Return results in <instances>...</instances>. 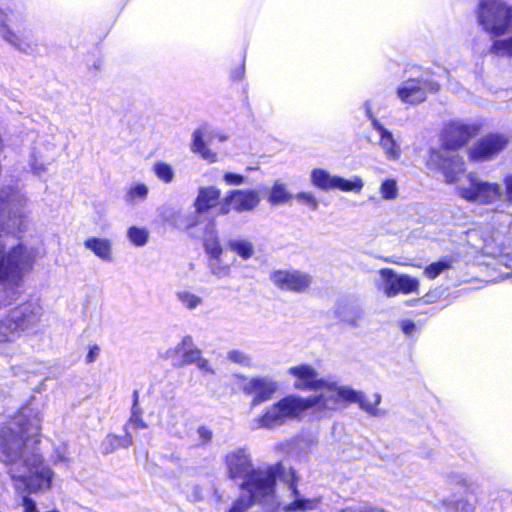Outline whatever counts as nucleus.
I'll use <instances>...</instances> for the list:
<instances>
[{
	"mask_svg": "<svg viewBox=\"0 0 512 512\" xmlns=\"http://www.w3.org/2000/svg\"><path fill=\"white\" fill-rule=\"evenodd\" d=\"M287 373L295 379L294 388L299 391L320 392L312 396H320L321 401L316 405L319 413L336 412L345 409L352 403L359 404L360 408L372 413L380 402L376 396L374 403L367 402L363 394L348 387L339 386L336 382L327 381L319 377L318 371L309 364H298L290 367Z\"/></svg>",
	"mask_w": 512,
	"mask_h": 512,
	"instance_id": "nucleus-1",
	"label": "nucleus"
},
{
	"mask_svg": "<svg viewBox=\"0 0 512 512\" xmlns=\"http://www.w3.org/2000/svg\"><path fill=\"white\" fill-rule=\"evenodd\" d=\"M227 477L239 481V488L248 493L247 497L273 498L276 492L277 478L285 472L281 462L266 468L254 467L252 458L244 448H237L224 456Z\"/></svg>",
	"mask_w": 512,
	"mask_h": 512,
	"instance_id": "nucleus-2",
	"label": "nucleus"
},
{
	"mask_svg": "<svg viewBox=\"0 0 512 512\" xmlns=\"http://www.w3.org/2000/svg\"><path fill=\"white\" fill-rule=\"evenodd\" d=\"M41 426L25 415L14 418L8 425L0 428V460L13 464L22 455L29 443L40 442Z\"/></svg>",
	"mask_w": 512,
	"mask_h": 512,
	"instance_id": "nucleus-3",
	"label": "nucleus"
},
{
	"mask_svg": "<svg viewBox=\"0 0 512 512\" xmlns=\"http://www.w3.org/2000/svg\"><path fill=\"white\" fill-rule=\"evenodd\" d=\"M321 401L320 396L301 397L287 395L267 407L257 418L258 426L272 429L285 424L289 420H301L304 413Z\"/></svg>",
	"mask_w": 512,
	"mask_h": 512,
	"instance_id": "nucleus-4",
	"label": "nucleus"
},
{
	"mask_svg": "<svg viewBox=\"0 0 512 512\" xmlns=\"http://www.w3.org/2000/svg\"><path fill=\"white\" fill-rule=\"evenodd\" d=\"M34 264L35 255L32 250L23 243L7 249L0 234V284L7 283L11 287H18Z\"/></svg>",
	"mask_w": 512,
	"mask_h": 512,
	"instance_id": "nucleus-5",
	"label": "nucleus"
},
{
	"mask_svg": "<svg viewBox=\"0 0 512 512\" xmlns=\"http://www.w3.org/2000/svg\"><path fill=\"white\" fill-rule=\"evenodd\" d=\"M41 315V307L31 301L22 302L10 309L0 320V344L13 341L37 325Z\"/></svg>",
	"mask_w": 512,
	"mask_h": 512,
	"instance_id": "nucleus-6",
	"label": "nucleus"
},
{
	"mask_svg": "<svg viewBox=\"0 0 512 512\" xmlns=\"http://www.w3.org/2000/svg\"><path fill=\"white\" fill-rule=\"evenodd\" d=\"M478 20L492 37L505 34L512 25V7L499 0H486L479 4Z\"/></svg>",
	"mask_w": 512,
	"mask_h": 512,
	"instance_id": "nucleus-7",
	"label": "nucleus"
},
{
	"mask_svg": "<svg viewBox=\"0 0 512 512\" xmlns=\"http://www.w3.org/2000/svg\"><path fill=\"white\" fill-rule=\"evenodd\" d=\"M463 177L468 185L456 187L458 196L468 202H474L481 205H488L497 201L501 195V186L498 183L480 181L475 173H465Z\"/></svg>",
	"mask_w": 512,
	"mask_h": 512,
	"instance_id": "nucleus-8",
	"label": "nucleus"
},
{
	"mask_svg": "<svg viewBox=\"0 0 512 512\" xmlns=\"http://www.w3.org/2000/svg\"><path fill=\"white\" fill-rule=\"evenodd\" d=\"M24 465L33 475H20L13 477V479L23 483L25 486L24 490L28 494L51 488L53 471L49 466L44 465V458L40 453H31V455L24 460Z\"/></svg>",
	"mask_w": 512,
	"mask_h": 512,
	"instance_id": "nucleus-9",
	"label": "nucleus"
},
{
	"mask_svg": "<svg viewBox=\"0 0 512 512\" xmlns=\"http://www.w3.org/2000/svg\"><path fill=\"white\" fill-rule=\"evenodd\" d=\"M509 137L500 132H489L478 138L467 150L468 160L483 163L496 159L509 145Z\"/></svg>",
	"mask_w": 512,
	"mask_h": 512,
	"instance_id": "nucleus-10",
	"label": "nucleus"
},
{
	"mask_svg": "<svg viewBox=\"0 0 512 512\" xmlns=\"http://www.w3.org/2000/svg\"><path fill=\"white\" fill-rule=\"evenodd\" d=\"M310 179L312 185L322 191L339 190L359 193L364 186L363 180L358 176L349 180L341 176L331 175L323 168H314L311 171Z\"/></svg>",
	"mask_w": 512,
	"mask_h": 512,
	"instance_id": "nucleus-11",
	"label": "nucleus"
},
{
	"mask_svg": "<svg viewBox=\"0 0 512 512\" xmlns=\"http://www.w3.org/2000/svg\"><path fill=\"white\" fill-rule=\"evenodd\" d=\"M379 275L383 282V293L387 297L412 294L419 291V280L408 274H397L392 268H382Z\"/></svg>",
	"mask_w": 512,
	"mask_h": 512,
	"instance_id": "nucleus-12",
	"label": "nucleus"
},
{
	"mask_svg": "<svg viewBox=\"0 0 512 512\" xmlns=\"http://www.w3.org/2000/svg\"><path fill=\"white\" fill-rule=\"evenodd\" d=\"M260 201V193L255 189H233L223 198L220 214L228 215L232 210L238 213L250 212L259 205Z\"/></svg>",
	"mask_w": 512,
	"mask_h": 512,
	"instance_id": "nucleus-13",
	"label": "nucleus"
},
{
	"mask_svg": "<svg viewBox=\"0 0 512 512\" xmlns=\"http://www.w3.org/2000/svg\"><path fill=\"white\" fill-rule=\"evenodd\" d=\"M270 280L281 291L304 293L312 284V277L295 269H278L270 273Z\"/></svg>",
	"mask_w": 512,
	"mask_h": 512,
	"instance_id": "nucleus-14",
	"label": "nucleus"
},
{
	"mask_svg": "<svg viewBox=\"0 0 512 512\" xmlns=\"http://www.w3.org/2000/svg\"><path fill=\"white\" fill-rule=\"evenodd\" d=\"M426 167L432 172H440L448 178V131L443 129L431 140L426 159Z\"/></svg>",
	"mask_w": 512,
	"mask_h": 512,
	"instance_id": "nucleus-15",
	"label": "nucleus"
},
{
	"mask_svg": "<svg viewBox=\"0 0 512 512\" xmlns=\"http://www.w3.org/2000/svg\"><path fill=\"white\" fill-rule=\"evenodd\" d=\"M277 383L264 377H253L243 387L246 395H252L251 406L255 407L272 399L277 391Z\"/></svg>",
	"mask_w": 512,
	"mask_h": 512,
	"instance_id": "nucleus-16",
	"label": "nucleus"
},
{
	"mask_svg": "<svg viewBox=\"0 0 512 512\" xmlns=\"http://www.w3.org/2000/svg\"><path fill=\"white\" fill-rule=\"evenodd\" d=\"M221 196V190L215 186L200 187L193 204L196 213L205 214L215 209L216 215L222 216L220 214V209L223 204Z\"/></svg>",
	"mask_w": 512,
	"mask_h": 512,
	"instance_id": "nucleus-17",
	"label": "nucleus"
},
{
	"mask_svg": "<svg viewBox=\"0 0 512 512\" xmlns=\"http://www.w3.org/2000/svg\"><path fill=\"white\" fill-rule=\"evenodd\" d=\"M479 123H465L462 121H450V150L465 147L472 138L481 131Z\"/></svg>",
	"mask_w": 512,
	"mask_h": 512,
	"instance_id": "nucleus-18",
	"label": "nucleus"
},
{
	"mask_svg": "<svg viewBox=\"0 0 512 512\" xmlns=\"http://www.w3.org/2000/svg\"><path fill=\"white\" fill-rule=\"evenodd\" d=\"M201 354V350L194 346L191 336L183 337L180 343L168 351V355L174 360L175 367L193 364L200 359Z\"/></svg>",
	"mask_w": 512,
	"mask_h": 512,
	"instance_id": "nucleus-19",
	"label": "nucleus"
},
{
	"mask_svg": "<svg viewBox=\"0 0 512 512\" xmlns=\"http://www.w3.org/2000/svg\"><path fill=\"white\" fill-rule=\"evenodd\" d=\"M397 95L405 104H419L426 100V83L422 79H408L397 88Z\"/></svg>",
	"mask_w": 512,
	"mask_h": 512,
	"instance_id": "nucleus-20",
	"label": "nucleus"
},
{
	"mask_svg": "<svg viewBox=\"0 0 512 512\" xmlns=\"http://www.w3.org/2000/svg\"><path fill=\"white\" fill-rule=\"evenodd\" d=\"M125 434L122 436L109 433L106 435L101 443L102 451L104 454H111L118 449L128 448L133 444V436L128 431L127 426H124Z\"/></svg>",
	"mask_w": 512,
	"mask_h": 512,
	"instance_id": "nucleus-21",
	"label": "nucleus"
},
{
	"mask_svg": "<svg viewBox=\"0 0 512 512\" xmlns=\"http://www.w3.org/2000/svg\"><path fill=\"white\" fill-rule=\"evenodd\" d=\"M84 246L85 248L92 251L100 259L104 261H111L112 245L110 240L90 237L84 241Z\"/></svg>",
	"mask_w": 512,
	"mask_h": 512,
	"instance_id": "nucleus-22",
	"label": "nucleus"
},
{
	"mask_svg": "<svg viewBox=\"0 0 512 512\" xmlns=\"http://www.w3.org/2000/svg\"><path fill=\"white\" fill-rule=\"evenodd\" d=\"M191 150L193 153L199 154L202 159L209 163L217 161V154L207 147L200 130L194 131L192 135Z\"/></svg>",
	"mask_w": 512,
	"mask_h": 512,
	"instance_id": "nucleus-23",
	"label": "nucleus"
},
{
	"mask_svg": "<svg viewBox=\"0 0 512 512\" xmlns=\"http://www.w3.org/2000/svg\"><path fill=\"white\" fill-rule=\"evenodd\" d=\"M0 35L5 41L12 44L20 51L26 52L27 50H29L31 48V45L28 41H25L23 38L18 36L4 22H2L0 24Z\"/></svg>",
	"mask_w": 512,
	"mask_h": 512,
	"instance_id": "nucleus-24",
	"label": "nucleus"
},
{
	"mask_svg": "<svg viewBox=\"0 0 512 512\" xmlns=\"http://www.w3.org/2000/svg\"><path fill=\"white\" fill-rule=\"evenodd\" d=\"M372 119V124L376 130L380 132V145L384 148L387 154H394L396 144L392 134L377 120L372 113H369Z\"/></svg>",
	"mask_w": 512,
	"mask_h": 512,
	"instance_id": "nucleus-25",
	"label": "nucleus"
},
{
	"mask_svg": "<svg viewBox=\"0 0 512 512\" xmlns=\"http://www.w3.org/2000/svg\"><path fill=\"white\" fill-rule=\"evenodd\" d=\"M292 199V195L288 193L284 184L275 182L268 196V201L272 205L287 203Z\"/></svg>",
	"mask_w": 512,
	"mask_h": 512,
	"instance_id": "nucleus-26",
	"label": "nucleus"
},
{
	"mask_svg": "<svg viewBox=\"0 0 512 512\" xmlns=\"http://www.w3.org/2000/svg\"><path fill=\"white\" fill-rule=\"evenodd\" d=\"M319 501L316 499L296 498L283 507L284 512H306L315 509Z\"/></svg>",
	"mask_w": 512,
	"mask_h": 512,
	"instance_id": "nucleus-27",
	"label": "nucleus"
},
{
	"mask_svg": "<svg viewBox=\"0 0 512 512\" xmlns=\"http://www.w3.org/2000/svg\"><path fill=\"white\" fill-rule=\"evenodd\" d=\"M228 248L235 252L242 259L247 260L254 254V246L252 242L247 240H234L228 242Z\"/></svg>",
	"mask_w": 512,
	"mask_h": 512,
	"instance_id": "nucleus-28",
	"label": "nucleus"
},
{
	"mask_svg": "<svg viewBox=\"0 0 512 512\" xmlns=\"http://www.w3.org/2000/svg\"><path fill=\"white\" fill-rule=\"evenodd\" d=\"M267 498H253L239 496L237 497L227 510V512H246L249 508L254 506L256 503H263Z\"/></svg>",
	"mask_w": 512,
	"mask_h": 512,
	"instance_id": "nucleus-29",
	"label": "nucleus"
},
{
	"mask_svg": "<svg viewBox=\"0 0 512 512\" xmlns=\"http://www.w3.org/2000/svg\"><path fill=\"white\" fill-rule=\"evenodd\" d=\"M490 51L498 57H512V36L504 40H495Z\"/></svg>",
	"mask_w": 512,
	"mask_h": 512,
	"instance_id": "nucleus-30",
	"label": "nucleus"
},
{
	"mask_svg": "<svg viewBox=\"0 0 512 512\" xmlns=\"http://www.w3.org/2000/svg\"><path fill=\"white\" fill-rule=\"evenodd\" d=\"M380 194L384 200H393L398 196V187L396 180L392 178L385 179L380 186Z\"/></svg>",
	"mask_w": 512,
	"mask_h": 512,
	"instance_id": "nucleus-31",
	"label": "nucleus"
},
{
	"mask_svg": "<svg viewBox=\"0 0 512 512\" xmlns=\"http://www.w3.org/2000/svg\"><path fill=\"white\" fill-rule=\"evenodd\" d=\"M153 171L157 178L164 183H170L174 178V172L171 166L165 162L155 163Z\"/></svg>",
	"mask_w": 512,
	"mask_h": 512,
	"instance_id": "nucleus-32",
	"label": "nucleus"
},
{
	"mask_svg": "<svg viewBox=\"0 0 512 512\" xmlns=\"http://www.w3.org/2000/svg\"><path fill=\"white\" fill-rule=\"evenodd\" d=\"M128 237L136 246H143L148 241V233L145 229L132 226L128 229Z\"/></svg>",
	"mask_w": 512,
	"mask_h": 512,
	"instance_id": "nucleus-33",
	"label": "nucleus"
},
{
	"mask_svg": "<svg viewBox=\"0 0 512 512\" xmlns=\"http://www.w3.org/2000/svg\"><path fill=\"white\" fill-rule=\"evenodd\" d=\"M446 269H448V261L433 262L425 267L424 275L429 279H435Z\"/></svg>",
	"mask_w": 512,
	"mask_h": 512,
	"instance_id": "nucleus-34",
	"label": "nucleus"
},
{
	"mask_svg": "<svg viewBox=\"0 0 512 512\" xmlns=\"http://www.w3.org/2000/svg\"><path fill=\"white\" fill-rule=\"evenodd\" d=\"M177 296L188 309H194L202 302L200 297L186 291L179 292Z\"/></svg>",
	"mask_w": 512,
	"mask_h": 512,
	"instance_id": "nucleus-35",
	"label": "nucleus"
},
{
	"mask_svg": "<svg viewBox=\"0 0 512 512\" xmlns=\"http://www.w3.org/2000/svg\"><path fill=\"white\" fill-rule=\"evenodd\" d=\"M205 251L214 259H219L222 255V247L217 239L207 240L204 243Z\"/></svg>",
	"mask_w": 512,
	"mask_h": 512,
	"instance_id": "nucleus-36",
	"label": "nucleus"
},
{
	"mask_svg": "<svg viewBox=\"0 0 512 512\" xmlns=\"http://www.w3.org/2000/svg\"><path fill=\"white\" fill-rule=\"evenodd\" d=\"M128 424L132 425L136 429H145L147 428V424L142 419V410L141 409H131V415L128 419Z\"/></svg>",
	"mask_w": 512,
	"mask_h": 512,
	"instance_id": "nucleus-37",
	"label": "nucleus"
},
{
	"mask_svg": "<svg viewBox=\"0 0 512 512\" xmlns=\"http://www.w3.org/2000/svg\"><path fill=\"white\" fill-rule=\"evenodd\" d=\"M197 434L199 436L201 446L210 444L213 439V432L206 425L199 426L197 429Z\"/></svg>",
	"mask_w": 512,
	"mask_h": 512,
	"instance_id": "nucleus-38",
	"label": "nucleus"
},
{
	"mask_svg": "<svg viewBox=\"0 0 512 512\" xmlns=\"http://www.w3.org/2000/svg\"><path fill=\"white\" fill-rule=\"evenodd\" d=\"M148 194V188L145 184H137L131 187L128 191V196L131 200L135 198L145 199Z\"/></svg>",
	"mask_w": 512,
	"mask_h": 512,
	"instance_id": "nucleus-39",
	"label": "nucleus"
},
{
	"mask_svg": "<svg viewBox=\"0 0 512 512\" xmlns=\"http://www.w3.org/2000/svg\"><path fill=\"white\" fill-rule=\"evenodd\" d=\"M227 358L236 364L244 365L248 364L249 358L243 352L239 350H231L228 352Z\"/></svg>",
	"mask_w": 512,
	"mask_h": 512,
	"instance_id": "nucleus-40",
	"label": "nucleus"
},
{
	"mask_svg": "<svg viewBox=\"0 0 512 512\" xmlns=\"http://www.w3.org/2000/svg\"><path fill=\"white\" fill-rule=\"evenodd\" d=\"M223 179L227 185H241L244 183L245 178L241 174L227 172L224 174Z\"/></svg>",
	"mask_w": 512,
	"mask_h": 512,
	"instance_id": "nucleus-41",
	"label": "nucleus"
},
{
	"mask_svg": "<svg viewBox=\"0 0 512 512\" xmlns=\"http://www.w3.org/2000/svg\"><path fill=\"white\" fill-rule=\"evenodd\" d=\"M296 198L308 204L313 210L317 209L318 207V201L311 193L301 192L296 195Z\"/></svg>",
	"mask_w": 512,
	"mask_h": 512,
	"instance_id": "nucleus-42",
	"label": "nucleus"
},
{
	"mask_svg": "<svg viewBox=\"0 0 512 512\" xmlns=\"http://www.w3.org/2000/svg\"><path fill=\"white\" fill-rule=\"evenodd\" d=\"M298 480H299V478L296 475V472L293 469H291L290 478L286 482H287L289 490L292 492L295 499L298 498V496L300 494L298 487H297Z\"/></svg>",
	"mask_w": 512,
	"mask_h": 512,
	"instance_id": "nucleus-43",
	"label": "nucleus"
},
{
	"mask_svg": "<svg viewBox=\"0 0 512 512\" xmlns=\"http://www.w3.org/2000/svg\"><path fill=\"white\" fill-rule=\"evenodd\" d=\"M503 184L505 188L506 200L512 203V173L504 177Z\"/></svg>",
	"mask_w": 512,
	"mask_h": 512,
	"instance_id": "nucleus-44",
	"label": "nucleus"
},
{
	"mask_svg": "<svg viewBox=\"0 0 512 512\" xmlns=\"http://www.w3.org/2000/svg\"><path fill=\"white\" fill-rule=\"evenodd\" d=\"M454 486H458L460 489L462 488V493L465 495L473 493L472 486L466 479H461L458 477L456 480H454Z\"/></svg>",
	"mask_w": 512,
	"mask_h": 512,
	"instance_id": "nucleus-45",
	"label": "nucleus"
},
{
	"mask_svg": "<svg viewBox=\"0 0 512 512\" xmlns=\"http://www.w3.org/2000/svg\"><path fill=\"white\" fill-rule=\"evenodd\" d=\"M100 353V348L98 345L93 344L89 346L88 353L86 355V363H92L96 360Z\"/></svg>",
	"mask_w": 512,
	"mask_h": 512,
	"instance_id": "nucleus-46",
	"label": "nucleus"
},
{
	"mask_svg": "<svg viewBox=\"0 0 512 512\" xmlns=\"http://www.w3.org/2000/svg\"><path fill=\"white\" fill-rule=\"evenodd\" d=\"M400 328L405 335H410L416 330V325L412 320H403L400 323Z\"/></svg>",
	"mask_w": 512,
	"mask_h": 512,
	"instance_id": "nucleus-47",
	"label": "nucleus"
},
{
	"mask_svg": "<svg viewBox=\"0 0 512 512\" xmlns=\"http://www.w3.org/2000/svg\"><path fill=\"white\" fill-rule=\"evenodd\" d=\"M454 505L457 509H460L464 512H474L475 508L472 504L467 501H462L460 499L455 500Z\"/></svg>",
	"mask_w": 512,
	"mask_h": 512,
	"instance_id": "nucleus-48",
	"label": "nucleus"
},
{
	"mask_svg": "<svg viewBox=\"0 0 512 512\" xmlns=\"http://www.w3.org/2000/svg\"><path fill=\"white\" fill-rule=\"evenodd\" d=\"M133 401H132V407L131 409H141L139 407V391L138 390H134L133 391Z\"/></svg>",
	"mask_w": 512,
	"mask_h": 512,
	"instance_id": "nucleus-49",
	"label": "nucleus"
},
{
	"mask_svg": "<svg viewBox=\"0 0 512 512\" xmlns=\"http://www.w3.org/2000/svg\"><path fill=\"white\" fill-rule=\"evenodd\" d=\"M458 181V178L452 173V170L450 169V183H454Z\"/></svg>",
	"mask_w": 512,
	"mask_h": 512,
	"instance_id": "nucleus-50",
	"label": "nucleus"
},
{
	"mask_svg": "<svg viewBox=\"0 0 512 512\" xmlns=\"http://www.w3.org/2000/svg\"><path fill=\"white\" fill-rule=\"evenodd\" d=\"M7 198H8V196H7V195H5V196H0V204L5 203V202L7 201Z\"/></svg>",
	"mask_w": 512,
	"mask_h": 512,
	"instance_id": "nucleus-51",
	"label": "nucleus"
},
{
	"mask_svg": "<svg viewBox=\"0 0 512 512\" xmlns=\"http://www.w3.org/2000/svg\"><path fill=\"white\" fill-rule=\"evenodd\" d=\"M5 16L4 11L0 8V20H2Z\"/></svg>",
	"mask_w": 512,
	"mask_h": 512,
	"instance_id": "nucleus-52",
	"label": "nucleus"
}]
</instances>
